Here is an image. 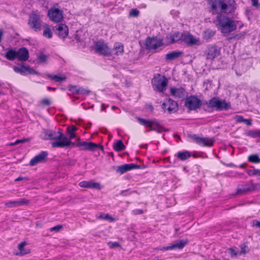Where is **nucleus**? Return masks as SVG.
<instances>
[{"label":"nucleus","instance_id":"f257e3e1","mask_svg":"<svg viewBox=\"0 0 260 260\" xmlns=\"http://www.w3.org/2000/svg\"><path fill=\"white\" fill-rule=\"evenodd\" d=\"M208 2L212 10L216 11L218 6L221 12L225 13H231L236 9L234 0H208Z\"/></svg>","mask_w":260,"mask_h":260},{"label":"nucleus","instance_id":"f03ea898","mask_svg":"<svg viewBox=\"0 0 260 260\" xmlns=\"http://www.w3.org/2000/svg\"><path fill=\"white\" fill-rule=\"evenodd\" d=\"M217 27L223 34H229L234 31L236 28V25L231 18L223 15L217 16Z\"/></svg>","mask_w":260,"mask_h":260},{"label":"nucleus","instance_id":"7ed1b4c3","mask_svg":"<svg viewBox=\"0 0 260 260\" xmlns=\"http://www.w3.org/2000/svg\"><path fill=\"white\" fill-rule=\"evenodd\" d=\"M208 107L212 108L216 111L227 110L231 108V104L226 103L225 100H220L216 97H213L209 101L206 102Z\"/></svg>","mask_w":260,"mask_h":260},{"label":"nucleus","instance_id":"20e7f679","mask_svg":"<svg viewBox=\"0 0 260 260\" xmlns=\"http://www.w3.org/2000/svg\"><path fill=\"white\" fill-rule=\"evenodd\" d=\"M151 84L154 90L163 92L167 89L168 79L166 77L157 74L152 78Z\"/></svg>","mask_w":260,"mask_h":260},{"label":"nucleus","instance_id":"39448f33","mask_svg":"<svg viewBox=\"0 0 260 260\" xmlns=\"http://www.w3.org/2000/svg\"><path fill=\"white\" fill-rule=\"evenodd\" d=\"M42 21L40 15L35 13L30 14L28 20L29 27L36 32H39L41 30Z\"/></svg>","mask_w":260,"mask_h":260},{"label":"nucleus","instance_id":"423d86ee","mask_svg":"<svg viewBox=\"0 0 260 260\" xmlns=\"http://www.w3.org/2000/svg\"><path fill=\"white\" fill-rule=\"evenodd\" d=\"M62 137V132L60 128L58 131L51 129H43L40 134V138L44 140H56Z\"/></svg>","mask_w":260,"mask_h":260},{"label":"nucleus","instance_id":"0eeeda50","mask_svg":"<svg viewBox=\"0 0 260 260\" xmlns=\"http://www.w3.org/2000/svg\"><path fill=\"white\" fill-rule=\"evenodd\" d=\"M203 105L202 101L196 95H190L185 100L184 106L189 110H196Z\"/></svg>","mask_w":260,"mask_h":260},{"label":"nucleus","instance_id":"6e6552de","mask_svg":"<svg viewBox=\"0 0 260 260\" xmlns=\"http://www.w3.org/2000/svg\"><path fill=\"white\" fill-rule=\"evenodd\" d=\"M94 49L98 53L104 56H110L112 54L111 49L103 40L95 42L94 44Z\"/></svg>","mask_w":260,"mask_h":260},{"label":"nucleus","instance_id":"1a4fd4ad","mask_svg":"<svg viewBox=\"0 0 260 260\" xmlns=\"http://www.w3.org/2000/svg\"><path fill=\"white\" fill-rule=\"evenodd\" d=\"M76 146L78 147H80V149L81 150H89L91 151H94L97 149L99 148L102 151H104V147L102 145L94 143L91 142H88L86 141H79L76 143Z\"/></svg>","mask_w":260,"mask_h":260},{"label":"nucleus","instance_id":"9d476101","mask_svg":"<svg viewBox=\"0 0 260 260\" xmlns=\"http://www.w3.org/2000/svg\"><path fill=\"white\" fill-rule=\"evenodd\" d=\"M48 16L54 22H59L63 19L62 11L58 8H51L48 11Z\"/></svg>","mask_w":260,"mask_h":260},{"label":"nucleus","instance_id":"9b49d317","mask_svg":"<svg viewBox=\"0 0 260 260\" xmlns=\"http://www.w3.org/2000/svg\"><path fill=\"white\" fill-rule=\"evenodd\" d=\"M191 138L193 139L198 145L202 146L211 147L213 146L215 141L214 138H201L195 134L191 136Z\"/></svg>","mask_w":260,"mask_h":260},{"label":"nucleus","instance_id":"f8f14e48","mask_svg":"<svg viewBox=\"0 0 260 260\" xmlns=\"http://www.w3.org/2000/svg\"><path fill=\"white\" fill-rule=\"evenodd\" d=\"M188 243L187 240H180L176 241V243L174 244H172L170 246H164L161 248H158L159 250L161 251H167L170 250H172L174 249H182Z\"/></svg>","mask_w":260,"mask_h":260},{"label":"nucleus","instance_id":"ddd939ff","mask_svg":"<svg viewBox=\"0 0 260 260\" xmlns=\"http://www.w3.org/2000/svg\"><path fill=\"white\" fill-rule=\"evenodd\" d=\"M55 33L57 36L64 40L69 34L68 27L63 23H59L56 24L54 26Z\"/></svg>","mask_w":260,"mask_h":260},{"label":"nucleus","instance_id":"4468645a","mask_svg":"<svg viewBox=\"0 0 260 260\" xmlns=\"http://www.w3.org/2000/svg\"><path fill=\"white\" fill-rule=\"evenodd\" d=\"M163 43L161 40L155 38H147L146 40V48L148 50H155L162 46Z\"/></svg>","mask_w":260,"mask_h":260},{"label":"nucleus","instance_id":"2eb2a0df","mask_svg":"<svg viewBox=\"0 0 260 260\" xmlns=\"http://www.w3.org/2000/svg\"><path fill=\"white\" fill-rule=\"evenodd\" d=\"M48 152L45 151H41L39 154L36 155L29 161L30 166H34L39 163L43 162L46 161L48 156Z\"/></svg>","mask_w":260,"mask_h":260},{"label":"nucleus","instance_id":"dca6fc26","mask_svg":"<svg viewBox=\"0 0 260 260\" xmlns=\"http://www.w3.org/2000/svg\"><path fill=\"white\" fill-rule=\"evenodd\" d=\"M219 54V48L215 45L209 46L206 53L207 59L211 60L218 56Z\"/></svg>","mask_w":260,"mask_h":260},{"label":"nucleus","instance_id":"f3484780","mask_svg":"<svg viewBox=\"0 0 260 260\" xmlns=\"http://www.w3.org/2000/svg\"><path fill=\"white\" fill-rule=\"evenodd\" d=\"M182 42H183L188 46H193L198 45L199 40L190 33H183Z\"/></svg>","mask_w":260,"mask_h":260},{"label":"nucleus","instance_id":"a211bd4d","mask_svg":"<svg viewBox=\"0 0 260 260\" xmlns=\"http://www.w3.org/2000/svg\"><path fill=\"white\" fill-rule=\"evenodd\" d=\"M16 58L20 61H25L29 58L28 49L25 47H21L18 50H16Z\"/></svg>","mask_w":260,"mask_h":260},{"label":"nucleus","instance_id":"6ab92c4d","mask_svg":"<svg viewBox=\"0 0 260 260\" xmlns=\"http://www.w3.org/2000/svg\"><path fill=\"white\" fill-rule=\"evenodd\" d=\"M170 92L171 95L176 98L183 99L185 96L186 90L183 87H172L170 89Z\"/></svg>","mask_w":260,"mask_h":260},{"label":"nucleus","instance_id":"aec40b11","mask_svg":"<svg viewBox=\"0 0 260 260\" xmlns=\"http://www.w3.org/2000/svg\"><path fill=\"white\" fill-rule=\"evenodd\" d=\"M28 203V201L25 199H21L18 201H10L6 202L5 206L8 208L17 207L26 205Z\"/></svg>","mask_w":260,"mask_h":260},{"label":"nucleus","instance_id":"412c9836","mask_svg":"<svg viewBox=\"0 0 260 260\" xmlns=\"http://www.w3.org/2000/svg\"><path fill=\"white\" fill-rule=\"evenodd\" d=\"M183 34L179 31L174 32L173 34L167 36V39L170 44H173L179 41H182Z\"/></svg>","mask_w":260,"mask_h":260},{"label":"nucleus","instance_id":"4be33fe9","mask_svg":"<svg viewBox=\"0 0 260 260\" xmlns=\"http://www.w3.org/2000/svg\"><path fill=\"white\" fill-rule=\"evenodd\" d=\"M79 186L83 188L100 189L99 183L93 182L92 181H83L79 183Z\"/></svg>","mask_w":260,"mask_h":260},{"label":"nucleus","instance_id":"5701e85b","mask_svg":"<svg viewBox=\"0 0 260 260\" xmlns=\"http://www.w3.org/2000/svg\"><path fill=\"white\" fill-rule=\"evenodd\" d=\"M57 141H54L51 143V146L53 148H63L68 147L72 145L73 146L75 145V143L72 141L63 142L61 140H56Z\"/></svg>","mask_w":260,"mask_h":260},{"label":"nucleus","instance_id":"b1692460","mask_svg":"<svg viewBox=\"0 0 260 260\" xmlns=\"http://www.w3.org/2000/svg\"><path fill=\"white\" fill-rule=\"evenodd\" d=\"M168 107H167V111L169 113H174L178 110V104L176 102L172 100L171 99H167Z\"/></svg>","mask_w":260,"mask_h":260},{"label":"nucleus","instance_id":"393cba45","mask_svg":"<svg viewBox=\"0 0 260 260\" xmlns=\"http://www.w3.org/2000/svg\"><path fill=\"white\" fill-rule=\"evenodd\" d=\"M228 251L231 257L236 258L238 255H240L244 253V247L241 246V250H239L238 248L236 247H231L228 249Z\"/></svg>","mask_w":260,"mask_h":260},{"label":"nucleus","instance_id":"a878e982","mask_svg":"<svg viewBox=\"0 0 260 260\" xmlns=\"http://www.w3.org/2000/svg\"><path fill=\"white\" fill-rule=\"evenodd\" d=\"M183 52L180 51H173L167 53L166 55V59L167 60H173L179 58Z\"/></svg>","mask_w":260,"mask_h":260},{"label":"nucleus","instance_id":"bb28decb","mask_svg":"<svg viewBox=\"0 0 260 260\" xmlns=\"http://www.w3.org/2000/svg\"><path fill=\"white\" fill-rule=\"evenodd\" d=\"M28 66L21 65L20 67L14 66L13 70L18 73L22 75L25 76L28 75L27 70Z\"/></svg>","mask_w":260,"mask_h":260},{"label":"nucleus","instance_id":"cd10ccee","mask_svg":"<svg viewBox=\"0 0 260 260\" xmlns=\"http://www.w3.org/2000/svg\"><path fill=\"white\" fill-rule=\"evenodd\" d=\"M5 57L9 60H14L16 59V50L13 49H9L5 55Z\"/></svg>","mask_w":260,"mask_h":260},{"label":"nucleus","instance_id":"c85d7f7f","mask_svg":"<svg viewBox=\"0 0 260 260\" xmlns=\"http://www.w3.org/2000/svg\"><path fill=\"white\" fill-rule=\"evenodd\" d=\"M47 77L56 82H62L66 81L67 79L65 76H58L57 75L48 74Z\"/></svg>","mask_w":260,"mask_h":260},{"label":"nucleus","instance_id":"c756f323","mask_svg":"<svg viewBox=\"0 0 260 260\" xmlns=\"http://www.w3.org/2000/svg\"><path fill=\"white\" fill-rule=\"evenodd\" d=\"M215 31L210 29H207L204 32L203 34V38L206 41H209L211 39V38L215 35Z\"/></svg>","mask_w":260,"mask_h":260},{"label":"nucleus","instance_id":"7c9ffc66","mask_svg":"<svg viewBox=\"0 0 260 260\" xmlns=\"http://www.w3.org/2000/svg\"><path fill=\"white\" fill-rule=\"evenodd\" d=\"M176 156L181 160H185L189 158L191 156L190 153L187 151H184L182 152H178Z\"/></svg>","mask_w":260,"mask_h":260},{"label":"nucleus","instance_id":"2f4dec72","mask_svg":"<svg viewBox=\"0 0 260 260\" xmlns=\"http://www.w3.org/2000/svg\"><path fill=\"white\" fill-rule=\"evenodd\" d=\"M43 27L45 28L43 33V36L48 39H51L52 37V32L49 25L45 24L43 25Z\"/></svg>","mask_w":260,"mask_h":260},{"label":"nucleus","instance_id":"473e14b6","mask_svg":"<svg viewBox=\"0 0 260 260\" xmlns=\"http://www.w3.org/2000/svg\"><path fill=\"white\" fill-rule=\"evenodd\" d=\"M125 148V146L121 140H117L116 143L113 145V148L117 152L121 151Z\"/></svg>","mask_w":260,"mask_h":260},{"label":"nucleus","instance_id":"72a5a7b5","mask_svg":"<svg viewBox=\"0 0 260 260\" xmlns=\"http://www.w3.org/2000/svg\"><path fill=\"white\" fill-rule=\"evenodd\" d=\"M136 118L140 124L149 128L151 127V120L145 119L139 117H136Z\"/></svg>","mask_w":260,"mask_h":260},{"label":"nucleus","instance_id":"f704fd0d","mask_svg":"<svg viewBox=\"0 0 260 260\" xmlns=\"http://www.w3.org/2000/svg\"><path fill=\"white\" fill-rule=\"evenodd\" d=\"M115 51V54L117 55L122 54L123 53V45L121 43H115L114 47Z\"/></svg>","mask_w":260,"mask_h":260},{"label":"nucleus","instance_id":"c9c22d12","mask_svg":"<svg viewBox=\"0 0 260 260\" xmlns=\"http://www.w3.org/2000/svg\"><path fill=\"white\" fill-rule=\"evenodd\" d=\"M128 171H129L128 164H124L118 166L116 170V172L117 173H119L120 174H123Z\"/></svg>","mask_w":260,"mask_h":260},{"label":"nucleus","instance_id":"e433bc0d","mask_svg":"<svg viewBox=\"0 0 260 260\" xmlns=\"http://www.w3.org/2000/svg\"><path fill=\"white\" fill-rule=\"evenodd\" d=\"M248 160L252 163L258 164L260 162V158L257 154H252L249 156Z\"/></svg>","mask_w":260,"mask_h":260},{"label":"nucleus","instance_id":"4c0bfd02","mask_svg":"<svg viewBox=\"0 0 260 260\" xmlns=\"http://www.w3.org/2000/svg\"><path fill=\"white\" fill-rule=\"evenodd\" d=\"M77 130V127L74 125H72V127L68 128V133L70 134V139H72L75 138V134L74 132Z\"/></svg>","mask_w":260,"mask_h":260},{"label":"nucleus","instance_id":"58836bf2","mask_svg":"<svg viewBox=\"0 0 260 260\" xmlns=\"http://www.w3.org/2000/svg\"><path fill=\"white\" fill-rule=\"evenodd\" d=\"M49 55L44 54L43 52H40L38 56V59L41 63H46Z\"/></svg>","mask_w":260,"mask_h":260},{"label":"nucleus","instance_id":"ea45409f","mask_svg":"<svg viewBox=\"0 0 260 260\" xmlns=\"http://www.w3.org/2000/svg\"><path fill=\"white\" fill-rule=\"evenodd\" d=\"M246 172L249 176H259L260 170H258V169L247 170Z\"/></svg>","mask_w":260,"mask_h":260},{"label":"nucleus","instance_id":"a19ab883","mask_svg":"<svg viewBox=\"0 0 260 260\" xmlns=\"http://www.w3.org/2000/svg\"><path fill=\"white\" fill-rule=\"evenodd\" d=\"M26 245V242H22L19 244L18 249L22 255L26 254L27 252L24 250V247Z\"/></svg>","mask_w":260,"mask_h":260},{"label":"nucleus","instance_id":"79ce46f5","mask_svg":"<svg viewBox=\"0 0 260 260\" xmlns=\"http://www.w3.org/2000/svg\"><path fill=\"white\" fill-rule=\"evenodd\" d=\"M245 134L247 136L252 138H255L256 129L248 131Z\"/></svg>","mask_w":260,"mask_h":260},{"label":"nucleus","instance_id":"37998d69","mask_svg":"<svg viewBox=\"0 0 260 260\" xmlns=\"http://www.w3.org/2000/svg\"><path fill=\"white\" fill-rule=\"evenodd\" d=\"M89 92L90 91L87 90L81 87H79V89H78L77 91L78 94H88Z\"/></svg>","mask_w":260,"mask_h":260},{"label":"nucleus","instance_id":"c03bdc74","mask_svg":"<svg viewBox=\"0 0 260 260\" xmlns=\"http://www.w3.org/2000/svg\"><path fill=\"white\" fill-rule=\"evenodd\" d=\"M78 89H79V86L76 85H70L69 86V90L71 91L73 94H78Z\"/></svg>","mask_w":260,"mask_h":260},{"label":"nucleus","instance_id":"a18cd8bd","mask_svg":"<svg viewBox=\"0 0 260 260\" xmlns=\"http://www.w3.org/2000/svg\"><path fill=\"white\" fill-rule=\"evenodd\" d=\"M108 245L111 248H113L117 247H121V245L119 244V243H118L117 242H110L108 243Z\"/></svg>","mask_w":260,"mask_h":260},{"label":"nucleus","instance_id":"49530a36","mask_svg":"<svg viewBox=\"0 0 260 260\" xmlns=\"http://www.w3.org/2000/svg\"><path fill=\"white\" fill-rule=\"evenodd\" d=\"M76 161L74 159L68 158L66 160H65V164L67 166H74L75 164Z\"/></svg>","mask_w":260,"mask_h":260},{"label":"nucleus","instance_id":"de8ad7c7","mask_svg":"<svg viewBox=\"0 0 260 260\" xmlns=\"http://www.w3.org/2000/svg\"><path fill=\"white\" fill-rule=\"evenodd\" d=\"M139 11L138 10H137V9H133L130 13H129V15L130 16H133V17H137L139 14Z\"/></svg>","mask_w":260,"mask_h":260},{"label":"nucleus","instance_id":"09e8293b","mask_svg":"<svg viewBox=\"0 0 260 260\" xmlns=\"http://www.w3.org/2000/svg\"><path fill=\"white\" fill-rule=\"evenodd\" d=\"M128 166L129 168V170L141 168L140 166L134 164H128Z\"/></svg>","mask_w":260,"mask_h":260},{"label":"nucleus","instance_id":"8fccbe9b","mask_svg":"<svg viewBox=\"0 0 260 260\" xmlns=\"http://www.w3.org/2000/svg\"><path fill=\"white\" fill-rule=\"evenodd\" d=\"M28 140V139H23L21 140H16L14 143H12L10 144V145H17L21 143H24L25 142H27Z\"/></svg>","mask_w":260,"mask_h":260},{"label":"nucleus","instance_id":"3c124183","mask_svg":"<svg viewBox=\"0 0 260 260\" xmlns=\"http://www.w3.org/2000/svg\"><path fill=\"white\" fill-rule=\"evenodd\" d=\"M234 119L237 122H244V117L242 116L236 115L234 117Z\"/></svg>","mask_w":260,"mask_h":260},{"label":"nucleus","instance_id":"603ef678","mask_svg":"<svg viewBox=\"0 0 260 260\" xmlns=\"http://www.w3.org/2000/svg\"><path fill=\"white\" fill-rule=\"evenodd\" d=\"M28 74L38 75L39 72L32 68H30L28 66L27 68Z\"/></svg>","mask_w":260,"mask_h":260},{"label":"nucleus","instance_id":"864d4df0","mask_svg":"<svg viewBox=\"0 0 260 260\" xmlns=\"http://www.w3.org/2000/svg\"><path fill=\"white\" fill-rule=\"evenodd\" d=\"M151 125L152 126L153 125L156 126L158 128H162L160 126V124L158 122V121L156 119H153L151 120Z\"/></svg>","mask_w":260,"mask_h":260},{"label":"nucleus","instance_id":"5fc2aeb1","mask_svg":"<svg viewBox=\"0 0 260 260\" xmlns=\"http://www.w3.org/2000/svg\"><path fill=\"white\" fill-rule=\"evenodd\" d=\"M144 213V211L142 209H135L133 210L132 213L134 215L142 214Z\"/></svg>","mask_w":260,"mask_h":260},{"label":"nucleus","instance_id":"6e6d98bb","mask_svg":"<svg viewBox=\"0 0 260 260\" xmlns=\"http://www.w3.org/2000/svg\"><path fill=\"white\" fill-rule=\"evenodd\" d=\"M62 228V226L61 225H57L56 226H53L50 229V231H55L58 232L59 231L61 228Z\"/></svg>","mask_w":260,"mask_h":260},{"label":"nucleus","instance_id":"4d7b16f0","mask_svg":"<svg viewBox=\"0 0 260 260\" xmlns=\"http://www.w3.org/2000/svg\"><path fill=\"white\" fill-rule=\"evenodd\" d=\"M42 103L45 106H49L51 105V102L48 99H43L42 101Z\"/></svg>","mask_w":260,"mask_h":260},{"label":"nucleus","instance_id":"13d9d810","mask_svg":"<svg viewBox=\"0 0 260 260\" xmlns=\"http://www.w3.org/2000/svg\"><path fill=\"white\" fill-rule=\"evenodd\" d=\"M23 180H28L29 179H28V178H27L26 177L19 176V177H18V178H17L16 179H15V182H18V181Z\"/></svg>","mask_w":260,"mask_h":260},{"label":"nucleus","instance_id":"bf43d9fd","mask_svg":"<svg viewBox=\"0 0 260 260\" xmlns=\"http://www.w3.org/2000/svg\"><path fill=\"white\" fill-rule=\"evenodd\" d=\"M59 140H61L63 142L71 141L69 139H68L66 136H65L62 133V137Z\"/></svg>","mask_w":260,"mask_h":260},{"label":"nucleus","instance_id":"052dcab7","mask_svg":"<svg viewBox=\"0 0 260 260\" xmlns=\"http://www.w3.org/2000/svg\"><path fill=\"white\" fill-rule=\"evenodd\" d=\"M252 225L256 226L257 228H260V221L257 220H254L252 221Z\"/></svg>","mask_w":260,"mask_h":260},{"label":"nucleus","instance_id":"680f3d73","mask_svg":"<svg viewBox=\"0 0 260 260\" xmlns=\"http://www.w3.org/2000/svg\"><path fill=\"white\" fill-rule=\"evenodd\" d=\"M167 104V100L162 103L161 107L165 111L166 110H167V107H168V105Z\"/></svg>","mask_w":260,"mask_h":260},{"label":"nucleus","instance_id":"e2e57ef3","mask_svg":"<svg viewBox=\"0 0 260 260\" xmlns=\"http://www.w3.org/2000/svg\"><path fill=\"white\" fill-rule=\"evenodd\" d=\"M245 124L248 126L252 125V119H245Z\"/></svg>","mask_w":260,"mask_h":260},{"label":"nucleus","instance_id":"0e129e2a","mask_svg":"<svg viewBox=\"0 0 260 260\" xmlns=\"http://www.w3.org/2000/svg\"><path fill=\"white\" fill-rule=\"evenodd\" d=\"M128 190L129 189L122 190L121 191V192L120 193V194L121 195V196H127L128 194H129L130 193H129L128 194L126 193V192H128Z\"/></svg>","mask_w":260,"mask_h":260},{"label":"nucleus","instance_id":"69168bd1","mask_svg":"<svg viewBox=\"0 0 260 260\" xmlns=\"http://www.w3.org/2000/svg\"><path fill=\"white\" fill-rule=\"evenodd\" d=\"M146 109L150 110V111L151 112H152L154 110L153 107L151 105H147Z\"/></svg>","mask_w":260,"mask_h":260},{"label":"nucleus","instance_id":"338daca9","mask_svg":"<svg viewBox=\"0 0 260 260\" xmlns=\"http://www.w3.org/2000/svg\"><path fill=\"white\" fill-rule=\"evenodd\" d=\"M252 4L254 7H257L258 5V0H251Z\"/></svg>","mask_w":260,"mask_h":260},{"label":"nucleus","instance_id":"774afa93","mask_svg":"<svg viewBox=\"0 0 260 260\" xmlns=\"http://www.w3.org/2000/svg\"><path fill=\"white\" fill-rule=\"evenodd\" d=\"M255 138H260V129H256Z\"/></svg>","mask_w":260,"mask_h":260}]
</instances>
